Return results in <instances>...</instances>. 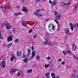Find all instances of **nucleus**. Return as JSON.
<instances>
[{"mask_svg":"<svg viewBox=\"0 0 78 78\" xmlns=\"http://www.w3.org/2000/svg\"><path fill=\"white\" fill-rule=\"evenodd\" d=\"M45 42H43L44 44V45L47 44L49 46L51 45V43L50 42V41H49V39L47 38L45 39Z\"/></svg>","mask_w":78,"mask_h":78,"instance_id":"nucleus-1","label":"nucleus"},{"mask_svg":"<svg viewBox=\"0 0 78 78\" xmlns=\"http://www.w3.org/2000/svg\"><path fill=\"white\" fill-rule=\"evenodd\" d=\"M70 2H68L67 4L65 2H63L62 3L61 6H63L65 8H69V5H70Z\"/></svg>","mask_w":78,"mask_h":78,"instance_id":"nucleus-2","label":"nucleus"},{"mask_svg":"<svg viewBox=\"0 0 78 78\" xmlns=\"http://www.w3.org/2000/svg\"><path fill=\"white\" fill-rule=\"evenodd\" d=\"M55 15L56 16L55 19L56 20H60L61 17V14L58 15V12H55Z\"/></svg>","mask_w":78,"mask_h":78,"instance_id":"nucleus-3","label":"nucleus"},{"mask_svg":"<svg viewBox=\"0 0 78 78\" xmlns=\"http://www.w3.org/2000/svg\"><path fill=\"white\" fill-rule=\"evenodd\" d=\"M41 10H37V12H35L34 13L35 15H36V16H37L38 17H39L40 16L42 17V15L38 14V13L41 12Z\"/></svg>","mask_w":78,"mask_h":78,"instance_id":"nucleus-4","label":"nucleus"},{"mask_svg":"<svg viewBox=\"0 0 78 78\" xmlns=\"http://www.w3.org/2000/svg\"><path fill=\"white\" fill-rule=\"evenodd\" d=\"M0 66L1 67H2V68H5V67L6 66V63L4 61H2L1 63Z\"/></svg>","mask_w":78,"mask_h":78,"instance_id":"nucleus-5","label":"nucleus"},{"mask_svg":"<svg viewBox=\"0 0 78 78\" xmlns=\"http://www.w3.org/2000/svg\"><path fill=\"white\" fill-rule=\"evenodd\" d=\"M22 11L23 12H28V9L26 7H23V8L22 9Z\"/></svg>","mask_w":78,"mask_h":78,"instance_id":"nucleus-6","label":"nucleus"},{"mask_svg":"<svg viewBox=\"0 0 78 78\" xmlns=\"http://www.w3.org/2000/svg\"><path fill=\"white\" fill-rule=\"evenodd\" d=\"M69 26L72 31L73 30V25L72 23H70L69 24Z\"/></svg>","mask_w":78,"mask_h":78,"instance_id":"nucleus-7","label":"nucleus"},{"mask_svg":"<svg viewBox=\"0 0 78 78\" xmlns=\"http://www.w3.org/2000/svg\"><path fill=\"white\" fill-rule=\"evenodd\" d=\"M12 28V27L11 25L9 24H8V23H7V25L6 27V28L7 29V30H9L11 29Z\"/></svg>","mask_w":78,"mask_h":78,"instance_id":"nucleus-8","label":"nucleus"},{"mask_svg":"<svg viewBox=\"0 0 78 78\" xmlns=\"http://www.w3.org/2000/svg\"><path fill=\"white\" fill-rule=\"evenodd\" d=\"M14 59V60L15 61H16L17 60L16 59V57H15V56H13L11 58L10 61L11 62H12V61H13Z\"/></svg>","mask_w":78,"mask_h":78,"instance_id":"nucleus-9","label":"nucleus"},{"mask_svg":"<svg viewBox=\"0 0 78 78\" xmlns=\"http://www.w3.org/2000/svg\"><path fill=\"white\" fill-rule=\"evenodd\" d=\"M12 40V37L9 36L8 38H7V41L8 42L11 41Z\"/></svg>","mask_w":78,"mask_h":78,"instance_id":"nucleus-10","label":"nucleus"},{"mask_svg":"<svg viewBox=\"0 0 78 78\" xmlns=\"http://www.w3.org/2000/svg\"><path fill=\"white\" fill-rule=\"evenodd\" d=\"M35 53H36V51L33 50L32 53V58H33L35 55Z\"/></svg>","mask_w":78,"mask_h":78,"instance_id":"nucleus-11","label":"nucleus"},{"mask_svg":"<svg viewBox=\"0 0 78 78\" xmlns=\"http://www.w3.org/2000/svg\"><path fill=\"white\" fill-rule=\"evenodd\" d=\"M52 3L53 4V5H56L58 4V1L57 0H55Z\"/></svg>","mask_w":78,"mask_h":78,"instance_id":"nucleus-12","label":"nucleus"},{"mask_svg":"<svg viewBox=\"0 0 78 78\" xmlns=\"http://www.w3.org/2000/svg\"><path fill=\"white\" fill-rule=\"evenodd\" d=\"M16 71H17V70L16 69H14V70L12 69L10 71V73L11 74H13V73H15V72H16Z\"/></svg>","mask_w":78,"mask_h":78,"instance_id":"nucleus-13","label":"nucleus"},{"mask_svg":"<svg viewBox=\"0 0 78 78\" xmlns=\"http://www.w3.org/2000/svg\"><path fill=\"white\" fill-rule=\"evenodd\" d=\"M65 31L66 34H68L69 32V30L68 28H66L65 29Z\"/></svg>","mask_w":78,"mask_h":78,"instance_id":"nucleus-14","label":"nucleus"},{"mask_svg":"<svg viewBox=\"0 0 78 78\" xmlns=\"http://www.w3.org/2000/svg\"><path fill=\"white\" fill-rule=\"evenodd\" d=\"M27 52H28V54L27 55L29 56L30 55L31 53V50H30V49H28L27 50Z\"/></svg>","mask_w":78,"mask_h":78,"instance_id":"nucleus-15","label":"nucleus"},{"mask_svg":"<svg viewBox=\"0 0 78 78\" xmlns=\"http://www.w3.org/2000/svg\"><path fill=\"white\" fill-rule=\"evenodd\" d=\"M50 73H47L45 74V76H46V78H50V76H48L49 75H50Z\"/></svg>","mask_w":78,"mask_h":78,"instance_id":"nucleus-16","label":"nucleus"},{"mask_svg":"<svg viewBox=\"0 0 78 78\" xmlns=\"http://www.w3.org/2000/svg\"><path fill=\"white\" fill-rule=\"evenodd\" d=\"M54 28H55V27H53L52 28H49V30L50 31H53L54 30Z\"/></svg>","mask_w":78,"mask_h":78,"instance_id":"nucleus-17","label":"nucleus"},{"mask_svg":"<svg viewBox=\"0 0 78 78\" xmlns=\"http://www.w3.org/2000/svg\"><path fill=\"white\" fill-rule=\"evenodd\" d=\"M28 58H25L24 60V62H25V63H26L27 64V63L28 62Z\"/></svg>","mask_w":78,"mask_h":78,"instance_id":"nucleus-18","label":"nucleus"},{"mask_svg":"<svg viewBox=\"0 0 78 78\" xmlns=\"http://www.w3.org/2000/svg\"><path fill=\"white\" fill-rule=\"evenodd\" d=\"M72 78H76V77H78V76H76L75 74H73L72 75Z\"/></svg>","mask_w":78,"mask_h":78,"instance_id":"nucleus-19","label":"nucleus"},{"mask_svg":"<svg viewBox=\"0 0 78 78\" xmlns=\"http://www.w3.org/2000/svg\"><path fill=\"white\" fill-rule=\"evenodd\" d=\"M36 60H37V61H39L40 60V56H39L38 55L36 57Z\"/></svg>","mask_w":78,"mask_h":78,"instance_id":"nucleus-20","label":"nucleus"},{"mask_svg":"<svg viewBox=\"0 0 78 78\" xmlns=\"http://www.w3.org/2000/svg\"><path fill=\"white\" fill-rule=\"evenodd\" d=\"M20 12H18V13H15L14 14V16H19V15H20Z\"/></svg>","mask_w":78,"mask_h":78,"instance_id":"nucleus-21","label":"nucleus"},{"mask_svg":"<svg viewBox=\"0 0 78 78\" xmlns=\"http://www.w3.org/2000/svg\"><path fill=\"white\" fill-rule=\"evenodd\" d=\"M28 22V21H26V22H25V23L24 22H23L22 23V25H23L25 27H26V26H27V24H26V23H27V22Z\"/></svg>","mask_w":78,"mask_h":78,"instance_id":"nucleus-22","label":"nucleus"},{"mask_svg":"<svg viewBox=\"0 0 78 78\" xmlns=\"http://www.w3.org/2000/svg\"><path fill=\"white\" fill-rule=\"evenodd\" d=\"M75 28H78V23H76L75 25L74 26Z\"/></svg>","mask_w":78,"mask_h":78,"instance_id":"nucleus-23","label":"nucleus"},{"mask_svg":"<svg viewBox=\"0 0 78 78\" xmlns=\"http://www.w3.org/2000/svg\"><path fill=\"white\" fill-rule=\"evenodd\" d=\"M52 27H54L53 24H49V28H52Z\"/></svg>","mask_w":78,"mask_h":78,"instance_id":"nucleus-24","label":"nucleus"},{"mask_svg":"<svg viewBox=\"0 0 78 78\" xmlns=\"http://www.w3.org/2000/svg\"><path fill=\"white\" fill-rule=\"evenodd\" d=\"M22 74V72L20 71H19L18 72V73H17V76H19L20 75Z\"/></svg>","mask_w":78,"mask_h":78,"instance_id":"nucleus-25","label":"nucleus"},{"mask_svg":"<svg viewBox=\"0 0 78 78\" xmlns=\"http://www.w3.org/2000/svg\"><path fill=\"white\" fill-rule=\"evenodd\" d=\"M12 43H10V44H9L8 45H7V47L8 48H9L12 45Z\"/></svg>","mask_w":78,"mask_h":78,"instance_id":"nucleus-26","label":"nucleus"},{"mask_svg":"<svg viewBox=\"0 0 78 78\" xmlns=\"http://www.w3.org/2000/svg\"><path fill=\"white\" fill-rule=\"evenodd\" d=\"M49 66H50V65H45L44 66V67H45V68H46L47 69V68H48V67H49Z\"/></svg>","mask_w":78,"mask_h":78,"instance_id":"nucleus-27","label":"nucleus"},{"mask_svg":"<svg viewBox=\"0 0 78 78\" xmlns=\"http://www.w3.org/2000/svg\"><path fill=\"white\" fill-rule=\"evenodd\" d=\"M27 73H31V72H32V70L31 69L28 70L27 71Z\"/></svg>","mask_w":78,"mask_h":78,"instance_id":"nucleus-28","label":"nucleus"},{"mask_svg":"<svg viewBox=\"0 0 78 78\" xmlns=\"http://www.w3.org/2000/svg\"><path fill=\"white\" fill-rule=\"evenodd\" d=\"M8 24H9V23L7 22L6 21H5L4 22V24L5 25H6V26L8 25Z\"/></svg>","mask_w":78,"mask_h":78,"instance_id":"nucleus-29","label":"nucleus"},{"mask_svg":"<svg viewBox=\"0 0 78 78\" xmlns=\"http://www.w3.org/2000/svg\"><path fill=\"white\" fill-rule=\"evenodd\" d=\"M16 55L17 56H20L21 54H20V52H19L17 51Z\"/></svg>","mask_w":78,"mask_h":78,"instance_id":"nucleus-30","label":"nucleus"},{"mask_svg":"<svg viewBox=\"0 0 78 78\" xmlns=\"http://www.w3.org/2000/svg\"><path fill=\"white\" fill-rule=\"evenodd\" d=\"M51 75L52 76V77H55V74L54 73H52L51 74Z\"/></svg>","mask_w":78,"mask_h":78,"instance_id":"nucleus-31","label":"nucleus"},{"mask_svg":"<svg viewBox=\"0 0 78 78\" xmlns=\"http://www.w3.org/2000/svg\"><path fill=\"white\" fill-rule=\"evenodd\" d=\"M2 46L3 47V48H4L6 46V44H3Z\"/></svg>","mask_w":78,"mask_h":78,"instance_id":"nucleus-32","label":"nucleus"},{"mask_svg":"<svg viewBox=\"0 0 78 78\" xmlns=\"http://www.w3.org/2000/svg\"><path fill=\"white\" fill-rule=\"evenodd\" d=\"M67 53H68V54H70V55H71V54L72 53V52L70 51H67Z\"/></svg>","mask_w":78,"mask_h":78,"instance_id":"nucleus-33","label":"nucleus"},{"mask_svg":"<svg viewBox=\"0 0 78 78\" xmlns=\"http://www.w3.org/2000/svg\"><path fill=\"white\" fill-rule=\"evenodd\" d=\"M74 7L75 8H76L78 7V5L76 4H75L74 5Z\"/></svg>","mask_w":78,"mask_h":78,"instance_id":"nucleus-34","label":"nucleus"},{"mask_svg":"<svg viewBox=\"0 0 78 78\" xmlns=\"http://www.w3.org/2000/svg\"><path fill=\"white\" fill-rule=\"evenodd\" d=\"M62 59L61 58H60L59 59H58V62H61V61H62Z\"/></svg>","mask_w":78,"mask_h":78,"instance_id":"nucleus-35","label":"nucleus"},{"mask_svg":"<svg viewBox=\"0 0 78 78\" xmlns=\"http://www.w3.org/2000/svg\"><path fill=\"white\" fill-rule=\"evenodd\" d=\"M62 52L63 53L64 55H67V53L66 52V51H63Z\"/></svg>","mask_w":78,"mask_h":78,"instance_id":"nucleus-36","label":"nucleus"},{"mask_svg":"<svg viewBox=\"0 0 78 78\" xmlns=\"http://www.w3.org/2000/svg\"><path fill=\"white\" fill-rule=\"evenodd\" d=\"M45 34L46 36H47L48 37H50L49 34H48L46 33Z\"/></svg>","mask_w":78,"mask_h":78,"instance_id":"nucleus-37","label":"nucleus"},{"mask_svg":"<svg viewBox=\"0 0 78 78\" xmlns=\"http://www.w3.org/2000/svg\"><path fill=\"white\" fill-rule=\"evenodd\" d=\"M73 50H76V46H73Z\"/></svg>","mask_w":78,"mask_h":78,"instance_id":"nucleus-38","label":"nucleus"},{"mask_svg":"<svg viewBox=\"0 0 78 78\" xmlns=\"http://www.w3.org/2000/svg\"><path fill=\"white\" fill-rule=\"evenodd\" d=\"M19 40L18 39H16V40L15 41V42H19Z\"/></svg>","mask_w":78,"mask_h":78,"instance_id":"nucleus-39","label":"nucleus"},{"mask_svg":"<svg viewBox=\"0 0 78 78\" xmlns=\"http://www.w3.org/2000/svg\"><path fill=\"white\" fill-rule=\"evenodd\" d=\"M32 31H33V30H30L28 31V33H31V32H32Z\"/></svg>","mask_w":78,"mask_h":78,"instance_id":"nucleus-40","label":"nucleus"},{"mask_svg":"<svg viewBox=\"0 0 78 78\" xmlns=\"http://www.w3.org/2000/svg\"><path fill=\"white\" fill-rule=\"evenodd\" d=\"M0 38L1 39H3V38L1 36V33H0Z\"/></svg>","mask_w":78,"mask_h":78,"instance_id":"nucleus-41","label":"nucleus"},{"mask_svg":"<svg viewBox=\"0 0 78 78\" xmlns=\"http://www.w3.org/2000/svg\"><path fill=\"white\" fill-rule=\"evenodd\" d=\"M73 57H74V58H75V59H76L77 60V61H78V58L76 57V56H73Z\"/></svg>","mask_w":78,"mask_h":78,"instance_id":"nucleus-42","label":"nucleus"},{"mask_svg":"<svg viewBox=\"0 0 78 78\" xmlns=\"http://www.w3.org/2000/svg\"><path fill=\"white\" fill-rule=\"evenodd\" d=\"M34 39H36V37H37V35H35L34 36Z\"/></svg>","mask_w":78,"mask_h":78,"instance_id":"nucleus-43","label":"nucleus"},{"mask_svg":"<svg viewBox=\"0 0 78 78\" xmlns=\"http://www.w3.org/2000/svg\"><path fill=\"white\" fill-rule=\"evenodd\" d=\"M12 31H13V33H14L15 31H16V29L14 28L12 30Z\"/></svg>","mask_w":78,"mask_h":78,"instance_id":"nucleus-44","label":"nucleus"},{"mask_svg":"<svg viewBox=\"0 0 78 78\" xmlns=\"http://www.w3.org/2000/svg\"><path fill=\"white\" fill-rule=\"evenodd\" d=\"M46 59H48V60H50V57H48L46 58Z\"/></svg>","mask_w":78,"mask_h":78,"instance_id":"nucleus-45","label":"nucleus"},{"mask_svg":"<svg viewBox=\"0 0 78 78\" xmlns=\"http://www.w3.org/2000/svg\"><path fill=\"white\" fill-rule=\"evenodd\" d=\"M61 64H62V65H64V64H65V62H62L61 63Z\"/></svg>","mask_w":78,"mask_h":78,"instance_id":"nucleus-46","label":"nucleus"},{"mask_svg":"<svg viewBox=\"0 0 78 78\" xmlns=\"http://www.w3.org/2000/svg\"><path fill=\"white\" fill-rule=\"evenodd\" d=\"M54 21L56 22V23L57 24H58V21H57V20H54Z\"/></svg>","mask_w":78,"mask_h":78,"instance_id":"nucleus-47","label":"nucleus"},{"mask_svg":"<svg viewBox=\"0 0 78 78\" xmlns=\"http://www.w3.org/2000/svg\"><path fill=\"white\" fill-rule=\"evenodd\" d=\"M24 2H25V0H21V2L23 3Z\"/></svg>","mask_w":78,"mask_h":78,"instance_id":"nucleus-48","label":"nucleus"},{"mask_svg":"<svg viewBox=\"0 0 78 78\" xmlns=\"http://www.w3.org/2000/svg\"><path fill=\"white\" fill-rule=\"evenodd\" d=\"M21 76L22 77V78H23V77H24V74H22L21 75Z\"/></svg>","mask_w":78,"mask_h":78,"instance_id":"nucleus-49","label":"nucleus"},{"mask_svg":"<svg viewBox=\"0 0 78 78\" xmlns=\"http://www.w3.org/2000/svg\"><path fill=\"white\" fill-rule=\"evenodd\" d=\"M49 3H52V2H51V0H49Z\"/></svg>","mask_w":78,"mask_h":78,"instance_id":"nucleus-50","label":"nucleus"},{"mask_svg":"<svg viewBox=\"0 0 78 78\" xmlns=\"http://www.w3.org/2000/svg\"><path fill=\"white\" fill-rule=\"evenodd\" d=\"M37 2H41L40 0H36Z\"/></svg>","mask_w":78,"mask_h":78,"instance_id":"nucleus-51","label":"nucleus"},{"mask_svg":"<svg viewBox=\"0 0 78 78\" xmlns=\"http://www.w3.org/2000/svg\"><path fill=\"white\" fill-rule=\"evenodd\" d=\"M31 49L32 50H34V47H32Z\"/></svg>","mask_w":78,"mask_h":78,"instance_id":"nucleus-52","label":"nucleus"},{"mask_svg":"<svg viewBox=\"0 0 78 78\" xmlns=\"http://www.w3.org/2000/svg\"><path fill=\"white\" fill-rule=\"evenodd\" d=\"M3 58V57H2V56H1L0 58V60H2V58Z\"/></svg>","mask_w":78,"mask_h":78,"instance_id":"nucleus-53","label":"nucleus"},{"mask_svg":"<svg viewBox=\"0 0 78 78\" xmlns=\"http://www.w3.org/2000/svg\"><path fill=\"white\" fill-rule=\"evenodd\" d=\"M25 55H23V58H25Z\"/></svg>","mask_w":78,"mask_h":78,"instance_id":"nucleus-54","label":"nucleus"},{"mask_svg":"<svg viewBox=\"0 0 78 78\" xmlns=\"http://www.w3.org/2000/svg\"><path fill=\"white\" fill-rule=\"evenodd\" d=\"M5 11H6V12H8V10L7 9H5Z\"/></svg>","mask_w":78,"mask_h":78,"instance_id":"nucleus-55","label":"nucleus"},{"mask_svg":"<svg viewBox=\"0 0 78 78\" xmlns=\"http://www.w3.org/2000/svg\"><path fill=\"white\" fill-rule=\"evenodd\" d=\"M73 72H76V71L75 70H73Z\"/></svg>","mask_w":78,"mask_h":78,"instance_id":"nucleus-56","label":"nucleus"},{"mask_svg":"<svg viewBox=\"0 0 78 78\" xmlns=\"http://www.w3.org/2000/svg\"><path fill=\"white\" fill-rule=\"evenodd\" d=\"M11 56H14V54H11Z\"/></svg>","mask_w":78,"mask_h":78,"instance_id":"nucleus-57","label":"nucleus"},{"mask_svg":"<svg viewBox=\"0 0 78 78\" xmlns=\"http://www.w3.org/2000/svg\"><path fill=\"white\" fill-rule=\"evenodd\" d=\"M49 20H48V19H47V20H46V22H48V21H49Z\"/></svg>","mask_w":78,"mask_h":78,"instance_id":"nucleus-58","label":"nucleus"},{"mask_svg":"<svg viewBox=\"0 0 78 78\" xmlns=\"http://www.w3.org/2000/svg\"><path fill=\"white\" fill-rule=\"evenodd\" d=\"M41 0L42 1H43V2H45V0Z\"/></svg>","mask_w":78,"mask_h":78,"instance_id":"nucleus-59","label":"nucleus"},{"mask_svg":"<svg viewBox=\"0 0 78 78\" xmlns=\"http://www.w3.org/2000/svg\"><path fill=\"white\" fill-rule=\"evenodd\" d=\"M3 8H4V9H6V6H5Z\"/></svg>","mask_w":78,"mask_h":78,"instance_id":"nucleus-60","label":"nucleus"},{"mask_svg":"<svg viewBox=\"0 0 78 78\" xmlns=\"http://www.w3.org/2000/svg\"><path fill=\"white\" fill-rule=\"evenodd\" d=\"M9 33H10V34H11V31H9Z\"/></svg>","mask_w":78,"mask_h":78,"instance_id":"nucleus-61","label":"nucleus"},{"mask_svg":"<svg viewBox=\"0 0 78 78\" xmlns=\"http://www.w3.org/2000/svg\"><path fill=\"white\" fill-rule=\"evenodd\" d=\"M1 8L2 9H3V7H2V6H1Z\"/></svg>","mask_w":78,"mask_h":78,"instance_id":"nucleus-62","label":"nucleus"},{"mask_svg":"<svg viewBox=\"0 0 78 78\" xmlns=\"http://www.w3.org/2000/svg\"><path fill=\"white\" fill-rule=\"evenodd\" d=\"M32 59V58H30V60H31Z\"/></svg>","mask_w":78,"mask_h":78,"instance_id":"nucleus-63","label":"nucleus"},{"mask_svg":"<svg viewBox=\"0 0 78 78\" xmlns=\"http://www.w3.org/2000/svg\"><path fill=\"white\" fill-rule=\"evenodd\" d=\"M60 78V77L59 76H57V78Z\"/></svg>","mask_w":78,"mask_h":78,"instance_id":"nucleus-64","label":"nucleus"}]
</instances>
